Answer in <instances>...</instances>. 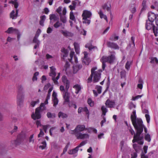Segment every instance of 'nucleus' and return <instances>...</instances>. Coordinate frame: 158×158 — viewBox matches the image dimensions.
<instances>
[{
    "instance_id": "1",
    "label": "nucleus",
    "mask_w": 158,
    "mask_h": 158,
    "mask_svg": "<svg viewBox=\"0 0 158 158\" xmlns=\"http://www.w3.org/2000/svg\"><path fill=\"white\" fill-rule=\"evenodd\" d=\"M85 130H88L86 128L84 125H78L75 127L73 130H71L69 133L75 135L77 139H88L89 137V135L87 134H82L81 132Z\"/></svg>"
},
{
    "instance_id": "2",
    "label": "nucleus",
    "mask_w": 158,
    "mask_h": 158,
    "mask_svg": "<svg viewBox=\"0 0 158 158\" xmlns=\"http://www.w3.org/2000/svg\"><path fill=\"white\" fill-rule=\"evenodd\" d=\"M97 68L96 67H94L91 69V74L90 76L87 79V83H91L92 81V78L93 77V82L94 83L98 82L101 78V73L102 72L101 70L95 71Z\"/></svg>"
},
{
    "instance_id": "3",
    "label": "nucleus",
    "mask_w": 158,
    "mask_h": 158,
    "mask_svg": "<svg viewBox=\"0 0 158 158\" xmlns=\"http://www.w3.org/2000/svg\"><path fill=\"white\" fill-rule=\"evenodd\" d=\"M136 133L134 135L133 139L132 141L133 143L135 142H138V143L142 145L143 143V135L142 134V133L143 132V127H134Z\"/></svg>"
},
{
    "instance_id": "4",
    "label": "nucleus",
    "mask_w": 158,
    "mask_h": 158,
    "mask_svg": "<svg viewBox=\"0 0 158 158\" xmlns=\"http://www.w3.org/2000/svg\"><path fill=\"white\" fill-rule=\"evenodd\" d=\"M110 54L108 56H103L100 59L102 63V69L104 70L106 67V62L110 64L113 63L115 59V52L113 51L110 52Z\"/></svg>"
},
{
    "instance_id": "5",
    "label": "nucleus",
    "mask_w": 158,
    "mask_h": 158,
    "mask_svg": "<svg viewBox=\"0 0 158 158\" xmlns=\"http://www.w3.org/2000/svg\"><path fill=\"white\" fill-rule=\"evenodd\" d=\"M110 54L108 56H103L100 59L102 63V69L104 70L106 67V62L110 64L113 63L115 59V52L113 51L110 52Z\"/></svg>"
},
{
    "instance_id": "6",
    "label": "nucleus",
    "mask_w": 158,
    "mask_h": 158,
    "mask_svg": "<svg viewBox=\"0 0 158 158\" xmlns=\"http://www.w3.org/2000/svg\"><path fill=\"white\" fill-rule=\"evenodd\" d=\"M61 80L64 84L65 85V89L66 91L63 95V98L64 99V102H69L70 94L68 92V89L70 87V81L67 79L65 75H63L62 78Z\"/></svg>"
},
{
    "instance_id": "7",
    "label": "nucleus",
    "mask_w": 158,
    "mask_h": 158,
    "mask_svg": "<svg viewBox=\"0 0 158 158\" xmlns=\"http://www.w3.org/2000/svg\"><path fill=\"white\" fill-rule=\"evenodd\" d=\"M131 118L133 126L134 127H143V122L140 118H137L136 114V110H134L132 114H131Z\"/></svg>"
},
{
    "instance_id": "8",
    "label": "nucleus",
    "mask_w": 158,
    "mask_h": 158,
    "mask_svg": "<svg viewBox=\"0 0 158 158\" xmlns=\"http://www.w3.org/2000/svg\"><path fill=\"white\" fill-rule=\"evenodd\" d=\"M24 89L23 86L19 85L18 86L17 97V102L19 105H21L23 103L24 94L23 92Z\"/></svg>"
},
{
    "instance_id": "9",
    "label": "nucleus",
    "mask_w": 158,
    "mask_h": 158,
    "mask_svg": "<svg viewBox=\"0 0 158 158\" xmlns=\"http://www.w3.org/2000/svg\"><path fill=\"white\" fill-rule=\"evenodd\" d=\"M92 15L91 12L89 10H83L82 15L83 23L89 25L91 22L90 19Z\"/></svg>"
},
{
    "instance_id": "10",
    "label": "nucleus",
    "mask_w": 158,
    "mask_h": 158,
    "mask_svg": "<svg viewBox=\"0 0 158 158\" xmlns=\"http://www.w3.org/2000/svg\"><path fill=\"white\" fill-rule=\"evenodd\" d=\"M26 138V135L24 134H21L19 135L17 139L15 140V144L16 145H19Z\"/></svg>"
},
{
    "instance_id": "11",
    "label": "nucleus",
    "mask_w": 158,
    "mask_h": 158,
    "mask_svg": "<svg viewBox=\"0 0 158 158\" xmlns=\"http://www.w3.org/2000/svg\"><path fill=\"white\" fill-rule=\"evenodd\" d=\"M50 73L49 74V76L52 77V80L53 81L55 84L57 85L58 84V82L56 80H55V77L56 75V69L55 68L52 66L50 67Z\"/></svg>"
},
{
    "instance_id": "12",
    "label": "nucleus",
    "mask_w": 158,
    "mask_h": 158,
    "mask_svg": "<svg viewBox=\"0 0 158 158\" xmlns=\"http://www.w3.org/2000/svg\"><path fill=\"white\" fill-rule=\"evenodd\" d=\"M40 110L41 108H38L35 109V114L32 113L31 117L33 119H39L41 118Z\"/></svg>"
},
{
    "instance_id": "13",
    "label": "nucleus",
    "mask_w": 158,
    "mask_h": 158,
    "mask_svg": "<svg viewBox=\"0 0 158 158\" xmlns=\"http://www.w3.org/2000/svg\"><path fill=\"white\" fill-rule=\"evenodd\" d=\"M105 104L107 107L112 108L115 105V102L114 100H110L108 99L106 101Z\"/></svg>"
},
{
    "instance_id": "14",
    "label": "nucleus",
    "mask_w": 158,
    "mask_h": 158,
    "mask_svg": "<svg viewBox=\"0 0 158 158\" xmlns=\"http://www.w3.org/2000/svg\"><path fill=\"white\" fill-rule=\"evenodd\" d=\"M157 15L152 12H149L148 14V20L151 22H153L156 19Z\"/></svg>"
},
{
    "instance_id": "15",
    "label": "nucleus",
    "mask_w": 158,
    "mask_h": 158,
    "mask_svg": "<svg viewBox=\"0 0 158 158\" xmlns=\"http://www.w3.org/2000/svg\"><path fill=\"white\" fill-rule=\"evenodd\" d=\"M95 89L97 90V91L95 90H93V93L95 97H96L98 96V94H100L102 92V87L100 86L97 85L95 87Z\"/></svg>"
},
{
    "instance_id": "16",
    "label": "nucleus",
    "mask_w": 158,
    "mask_h": 158,
    "mask_svg": "<svg viewBox=\"0 0 158 158\" xmlns=\"http://www.w3.org/2000/svg\"><path fill=\"white\" fill-rule=\"evenodd\" d=\"M107 46L111 48L115 49H118L119 47L117 44L114 42H107Z\"/></svg>"
},
{
    "instance_id": "17",
    "label": "nucleus",
    "mask_w": 158,
    "mask_h": 158,
    "mask_svg": "<svg viewBox=\"0 0 158 158\" xmlns=\"http://www.w3.org/2000/svg\"><path fill=\"white\" fill-rule=\"evenodd\" d=\"M79 150L78 147H76L74 148L69 151L68 153L70 155H74V157H76L77 156V155L75 154L77 153Z\"/></svg>"
},
{
    "instance_id": "18",
    "label": "nucleus",
    "mask_w": 158,
    "mask_h": 158,
    "mask_svg": "<svg viewBox=\"0 0 158 158\" xmlns=\"http://www.w3.org/2000/svg\"><path fill=\"white\" fill-rule=\"evenodd\" d=\"M61 32L65 37H72L73 34L71 32L68 31L66 30H61Z\"/></svg>"
},
{
    "instance_id": "19",
    "label": "nucleus",
    "mask_w": 158,
    "mask_h": 158,
    "mask_svg": "<svg viewBox=\"0 0 158 158\" xmlns=\"http://www.w3.org/2000/svg\"><path fill=\"white\" fill-rule=\"evenodd\" d=\"M153 22H151L149 20H147L146 23V28L148 30H149L151 28H153V26H154L153 24Z\"/></svg>"
},
{
    "instance_id": "20",
    "label": "nucleus",
    "mask_w": 158,
    "mask_h": 158,
    "mask_svg": "<svg viewBox=\"0 0 158 158\" xmlns=\"http://www.w3.org/2000/svg\"><path fill=\"white\" fill-rule=\"evenodd\" d=\"M61 58L64 60L65 58L67 57L69 54V52L68 50H61Z\"/></svg>"
},
{
    "instance_id": "21",
    "label": "nucleus",
    "mask_w": 158,
    "mask_h": 158,
    "mask_svg": "<svg viewBox=\"0 0 158 158\" xmlns=\"http://www.w3.org/2000/svg\"><path fill=\"white\" fill-rule=\"evenodd\" d=\"M18 10L16 9V13L15 14V11L13 10L10 14V17L12 19H15L18 16Z\"/></svg>"
},
{
    "instance_id": "22",
    "label": "nucleus",
    "mask_w": 158,
    "mask_h": 158,
    "mask_svg": "<svg viewBox=\"0 0 158 158\" xmlns=\"http://www.w3.org/2000/svg\"><path fill=\"white\" fill-rule=\"evenodd\" d=\"M98 14H99L100 17L101 19L104 18L106 21L107 22H108L107 18L106 16L103 14L102 11L101 10H99Z\"/></svg>"
},
{
    "instance_id": "23",
    "label": "nucleus",
    "mask_w": 158,
    "mask_h": 158,
    "mask_svg": "<svg viewBox=\"0 0 158 158\" xmlns=\"http://www.w3.org/2000/svg\"><path fill=\"white\" fill-rule=\"evenodd\" d=\"M147 0H143L142 3V7L141 10V12L145 10L147 8Z\"/></svg>"
},
{
    "instance_id": "24",
    "label": "nucleus",
    "mask_w": 158,
    "mask_h": 158,
    "mask_svg": "<svg viewBox=\"0 0 158 158\" xmlns=\"http://www.w3.org/2000/svg\"><path fill=\"white\" fill-rule=\"evenodd\" d=\"M46 19V16L45 15H43L40 17V25L43 26H44V23Z\"/></svg>"
},
{
    "instance_id": "25",
    "label": "nucleus",
    "mask_w": 158,
    "mask_h": 158,
    "mask_svg": "<svg viewBox=\"0 0 158 158\" xmlns=\"http://www.w3.org/2000/svg\"><path fill=\"white\" fill-rule=\"evenodd\" d=\"M16 31L18 32L17 29L14 28L12 27H10L8 28V30L6 31V32L8 34H10L13 32L15 33Z\"/></svg>"
},
{
    "instance_id": "26",
    "label": "nucleus",
    "mask_w": 158,
    "mask_h": 158,
    "mask_svg": "<svg viewBox=\"0 0 158 158\" xmlns=\"http://www.w3.org/2000/svg\"><path fill=\"white\" fill-rule=\"evenodd\" d=\"M77 2L75 1H73L72 2V4L69 6V7L71 10H75Z\"/></svg>"
},
{
    "instance_id": "27",
    "label": "nucleus",
    "mask_w": 158,
    "mask_h": 158,
    "mask_svg": "<svg viewBox=\"0 0 158 158\" xmlns=\"http://www.w3.org/2000/svg\"><path fill=\"white\" fill-rule=\"evenodd\" d=\"M49 19L51 20L52 19L54 21H58L59 20V17L56 15L54 14H51L49 15Z\"/></svg>"
},
{
    "instance_id": "28",
    "label": "nucleus",
    "mask_w": 158,
    "mask_h": 158,
    "mask_svg": "<svg viewBox=\"0 0 158 158\" xmlns=\"http://www.w3.org/2000/svg\"><path fill=\"white\" fill-rule=\"evenodd\" d=\"M85 47L88 48L89 49H97V48L96 46H93L90 43H87L85 45Z\"/></svg>"
},
{
    "instance_id": "29",
    "label": "nucleus",
    "mask_w": 158,
    "mask_h": 158,
    "mask_svg": "<svg viewBox=\"0 0 158 158\" xmlns=\"http://www.w3.org/2000/svg\"><path fill=\"white\" fill-rule=\"evenodd\" d=\"M152 30L156 36H158V26H153Z\"/></svg>"
},
{
    "instance_id": "30",
    "label": "nucleus",
    "mask_w": 158,
    "mask_h": 158,
    "mask_svg": "<svg viewBox=\"0 0 158 158\" xmlns=\"http://www.w3.org/2000/svg\"><path fill=\"white\" fill-rule=\"evenodd\" d=\"M152 2L154 3V5H152L151 6V8L152 9H154L155 8H158V1L157 0H153Z\"/></svg>"
},
{
    "instance_id": "31",
    "label": "nucleus",
    "mask_w": 158,
    "mask_h": 158,
    "mask_svg": "<svg viewBox=\"0 0 158 158\" xmlns=\"http://www.w3.org/2000/svg\"><path fill=\"white\" fill-rule=\"evenodd\" d=\"M73 88L76 89V91L75 92V93L76 94H78L81 89L80 85L78 84L75 85H74Z\"/></svg>"
},
{
    "instance_id": "32",
    "label": "nucleus",
    "mask_w": 158,
    "mask_h": 158,
    "mask_svg": "<svg viewBox=\"0 0 158 158\" xmlns=\"http://www.w3.org/2000/svg\"><path fill=\"white\" fill-rule=\"evenodd\" d=\"M130 10L131 12L133 14L135 13L136 12V5L135 4L131 5Z\"/></svg>"
},
{
    "instance_id": "33",
    "label": "nucleus",
    "mask_w": 158,
    "mask_h": 158,
    "mask_svg": "<svg viewBox=\"0 0 158 158\" xmlns=\"http://www.w3.org/2000/svg\"><path fill=\"white\" fill-rule=\"evenodd\" d=\"M39 34H38L37 33L36 34L34 39L33 40V42L34 43H36V44H40V42L37 39V38L39 36Z\"/></svg>"
},
{
    "instance_id": "34",
    "label": "nucleus",
    "mask_w": 158,
    "mask_h": 158,
    "mask_svg": "<svg viewBox=\"0 0 158 158\" xmlns=\"http://www.w3.org/2000/svg\"><path fill=\"white\" fill-rule=\"evenodd\" d=\"M69 18L71 20L74 21L75 22L76 21L75 17L74 16L73 12L72 11H71L70 13Z\"/></svg>"
},
{
    "instance_id": "35",
    "label": "nucleus",
    "mask_w": 158,
    "mask_h": 158,
    "mask_svg": "<svg viewBox=\"0 0 158 158\" xmlns=\"http://www.w3.org/2000/svg\"><path fill=\"white\" fill-rule=\"evenodd\" d=\"M131 40L132 41V43H131V44H129L128 47L129 46H130L131 47L130 48H130L133 49L134 48V47L135 46V43H134L135 38L134 37L132 36V37H131Z\"/></svg>"
},
{
    "instance_id": "36",
    "label": "nucleus",
    "mask_w": 158,
    "mask_h": 158,
    "mask_svg": "<svg viewBox=\"0 0 158 158\" xmlns=\"http://www.w3.org/2000/svg\"><path fill=\"white\" fill-rule=\"evenodd\" d=\"M58 115L59 118L61 117L63 118H64L68 117V115L64 113L61 111L59 112Z\"/></svg>"
},
{
    "instance_id": "37",
    "label": "nucleus",
    "mask_w": 158,
    "mask_h": 158,
    "mask_svg": "<svg viewBox=\"0 0 158 158\" xmlns=\"http://www.w3.org/2000/svg\"><path fill=\"white\" fill-rule=\"evenodd\" d=\"M101 110L102 111V114L104 115H105L106 113L108 111L107 109L104 106H102L101 107Z\"/></svg>"
},
{
    "instance_id": "38",
    "label": "nucleus",
    "mask_w": 158,
    "mask_h": 158,
    "mask_svg": "<svg viewBox=\"0 0 158 158\" xmlns=\"http://www.w3.org/2000/svg\"><path fill=\"white\" fill-rule=\"evenodd\" d=\"M118 36H116L115 34H113L109 38V40L111 41H115L118 40Z\"/></svg>"
},
{
    "instance_id": "39",
    "label": "nucleus",
    "mask_w": 158,
    "mask_h": 158,
    "mask_svg": "<svg viewBox=\"0 0 158 158\" xmlns=\"http://www.w3.org/2000/svg\"><path fill=\"white\" fill-rule=\"evenodd\" d=\"M47 116L48 118H54L56 117L55 113H52L50 112H48L47 113Z\"/></svg>"
},
{
    "instance_id": "40",
    "label": "nucleus",
    "mask_w": 158,
    "mask_h": 158,
    "mask_svg": "<svg viewBox=\"0 0 158 158\" xmlns=\"http://www.w3.org/2000/svg\"><path fill=\"white\" fill-rule=\"evenodd\" d=\"M59 15L60 16V20L63 23H65L66 22V19L65 15H62V14Z\"/></svg>"
},
{
    "instance_id": "41",
    "label": "nucleus",
    "mask_w": 158,
    "mask_h": 158,
    "mask_svg": "<svg viewBox=\"0 0 158 158\" xmlns=\"http://www.w3.org/2000/svg\"><path fill=\"white\" fill-rule=\"evenodd\" d=\"M42 145H40L39 147V148H41V149L43 150L46 147V142L45 141H44L42 142Z\"/></svg>"
},
{
    "instance_id": "42",
    "label": "nucleus",
    "mask_w": 158,
    "mask_h": 158,
    "mask_svg": "<svg viewBox=\"0 0 158 158\" xmlns=\"http://www.w3.org/2000/svg\"><path fill=\"white\" fill-rule=\"evenodd\" d=\"M139 82L140 83L137 85V87L140 89H142L143 88V81L142 79H140L139 80Z\"/></svg>"
},
{
    "instance_id": "43",
    "label": "nucleus",
    "mask_w": 158,
    "mask_h": 158,
    "mask_svg": "<svg viewBox=\"0 0 158 158\" xmlns=\"http://www.w3.org/2000/svg\"><path fill=\"white\" fill-rule=\"evenodd\" d=\"M62 25V23L60 22L58 20L56 22V23L54 24V27L55 28H57L59 27Z\"/></svg>"
},
{
    "instance_id": "44",
    "label": "nucleus",
    "mask_w": 158,
    "mask_h": 158,
    "mask_svg": "<svg viewBox=\"0 0 158 158\" xmlns=\"http://www.w3.org/2000/svg\"><path fill=\"white\" fill-rule=\"evenodd\" d=\"M145 139L148 142H150L151 140V138L150 135L149 134L145 135L144 137Z\"/></svg>"
},
{
    "instance_id": "45",
    "label": "nucleus",
    "mask_w": 158,
    "mask_h": 158,
    "mask_svg": "<svg viewBox=\"0 0 158 158\" xmlns=\"http://www.w3.org/2000/svg\"><path fill=\"white\" fill-rule=\"evenodd\" d=\"M82 68L81 64H77L75 66L73 67V69L75 70L76 69L77 71Z\"/></svg>"
},
{
    "instance_id": "46",
    "label": "nucleus",
    "mask_w": 158,
    "mask_h": 158,
    "mask_svg": "<svg viewBox=\"0 0 158 158\" xmlns=\"http://www.w3.org/2000/svg\"><path fill=\"white\" fill-rule=\"evenodd\" d=\"M151 60L150 61V63H154L155 62L156 63H158V60L157 58L156 57H152L151 58Z\"/></svg>"
},
{
    "instance_id": "47",
    "label": "nucleus",
    "mask_w": 158,
    "mask_h": 158,
    "mask_svg": "<svg viewBox=\"0 0 158 158\" xmlns=\"http://www.w3.org/2000/svg\"><path fill=\"white\" fill-rule=\"evenodd\" d=\"M131 62L129 61H127L125 67V68L127 70H129L130 69L131 64Z\"/></svg>"
},
{
    "instance_id": "48",
    "label": "nucleus",
    "mask_w": 158,
    "mask_h": 158,
    "mask_svg": "<svg viewBox=\"0 0 158 158\" xmlns=\"http://www.w3.org/2000/svg\"><path fill=\"white\" fill-rule=\"evenodd\" d=\"M90 62V60L89 59H85L84 58L82 60V63L86 65H88L89 62Z\"/></svg>"
},
{
    "instance_id": "49",
    "label": "nucleus",
    "mask_w": 158,
    "mask_h": 158,
    "mask_svg": "<svg viewBox=\"0 0 158 158\" xmlns=\"http://www.w3.org/2000/svg\"><path fill=\"white\" fill-rule=\"evenodd\" d=\"M87 102L90 106H93L94 105V103L90 98H88Z\"/></svg>"
},
{
    "instance_id": "50",
    "label": "nucleus",
    "mask_w": 158,
    "mask_h": 158,
    "mask_svg": "<svg viewBox=\"0 0 158 158\" xmlns=\"http://www.w3.org/2000/svg\"><path fill=\"white\" fill-rule=\"evenodd\" d=\"M133 148L136 152H137L139 151V146H138L137 144H134L133 145Z\"/></svg>"
},
{
    "instance_id": "51",
    "label": "nucleus",
    "mask_w": 158,
    "mask_h": 158,
    "mask_svg": "<svg viewBox=\"0 0 158 158\" xmlns=\"http://www.w3.org/2000/svg\"><path fill=\"white\" fill-rule=\"evenodd\" d=\"M53 106L56 107V105L58 104V100L57 98H54L53 99Z\"/></svg>"
},
{
    "instance_id": "52",
    "label": "nucleus",
    "mask_w": 158,
    "mask_h": 158,
    "mask_svg": "<svg viewBox=\"0 0 158 158\" xmlns=\"http://www.w3.org/2000/svg\"><path fill=\"white\" fill-rule=\"evenodd\" d=\"M39 102V100L37 99L36 101H32L31 102V105L32 107H34L35 104Z\"/></svg>"
},
{
    "instance_id": "53",
    "label": "nucleus",
    "mask_w": 158,
    "mask_h": 158,
    "mask_svg": "<svg viewBox=\"0 0 158 158\" xmlns=\"http://www.w3.org/2000/svg\"><path fill=\"white\" fill-rule=\"evenodd\" d=\"M120 76L121 78H124L126 77V72L125 71H122L120 72Z\"/></svg>"
},
{
    "instance_id": "54",
    "label": "nucleus",
    "mask_w": 158,
    "mask_h": 158,
    "mask_svg": "<svg viewBox=\"0 0 158 158\" xmlns=\"http://www.w3.org/2000/svg\"><path fill=\"white\" fill-rule=\"evenodd\" d=\"M34 134L31 135L29 138V143L32 142L33 143L34 142V139H33Z\"/></svg>"
},
{
    "instance_id": "55",
    "label": "nucleus",
    "mask_w": 158,
    "mask_h": 158,
    "mask_svg": "<svg viewBox=\"0 0 158 158\" xmlns=\"http://www.w3.org/2000/svg\"><path fill=\"white\" fill-rule=\"evenodd\" d=\"M53 89L52 87H51L48 90V94H47V98H50V96H51V93L52 92V90Z\"/></svg>"
},
{
    "instance_id": "56",
    "label": "nucleus",
    "mask_w": 158,
    "mask_h": 158,
    "mask_svg": "<svg viewBox=\"0 0 158 158\" xmlns=\"http://www.w3.org/2000/svg\"><path fill=\"white\" fill-rule=\"evenodd\" d=\"M53 31V28L49 27L47 30V33L48 34H50Z\"/></svg>"
},
{
    "instance_id": "57",
    "label": "nucleus",
    "mask_w": 158,
    "mask_h": 158,
    "mask_svg": "<svg viewBox=\"0 0 158 158\" xmlns=\"http://www.w3.org/2000/svg\"><path fill=\"white\" fill-rule=\"evenodd\" d=\"M83 111L85 112L88 115V116L89 115V111L86 107H85L84 108H83Z\"/></svg>"
},
{
    "instance_id": "58",
    "label": "nucleus",
    "mask_w": 158,
    "mask_h": 158,
    "mask_svg": "<svg viewBox=\"0 0 158 158\" xmlns=\"http://www.w3.org/2000/svg\"><path fill=\"white\" fill-rule=\"evenodd\" d=\"M145 117L146 118V119L148 123H149L150 121V117L149 114H146L145 115Z\"/></svg>"
},
{
    "instance_id": "59",
    "label": "nucleus",
    "mask_w": 158,
    "mask_h": 158,
    "mask_svg": "<svg viewBox=\"0 0 158 158\" xmlns=\"http://www.w3.org/2000/svg\"><path fill=\"white\" fill-rule=\"evenodd\" d=\"M88 131L89 132L93 131L95 133H97V131L96 129L91 127L88 128Z\"/></svg>"
},
{
    "instance_id": "60",
    "label": "nucleus",
    "mask_w": 158,
    "mask_h": 158,
    "mask_svg": "<svg viewBox=\"0 0 158 158\" xmlns=\"http://www.w3.org/2000/svg\"><path fill=\"white\" fill-rule=\"evenodd\" d=\"M86 143V142L85 141H82L80 144L77 146L78 147V148L79 149V148L81 147V146L84 145Z\"/></svg>"
},
{
    "instance_id": "61",
    "label": "nucleus",
    "mask_w": 158,
    "mask_h": 158,
    "mask_svg": "<svg viewBox=\"0 0 158 158\" xmlns=\"http://www.w3.org/2000/svg\"><path fill=\"white\" fill-rule=\"evenodd\" d=\"M40 131L39 134L38 135V137L39 138L44 135V133L42 129H40Z\"/></svg>"
},
{
    "instance_id": "62",
    "label": "nucleus",
    "mask_w": 158,
    "mask_h": 158,
    "mask_svg": "<svg viewBox=\"0 0 158 158\" xmlns=\"http://www.w3.org/2000/svg\"><path fill=\"white\" fill-rule=\"evenodd\" d=\"M75 49H79V44L76 42H74L73 44Z\"/></svg>"
},
{
    "instance_id": "63",
    "label": "nucleus",
    "mask_w": 158,
    "mask_h": 158,
    "mask_svg": "<svg viewBox=\"0 0 158 158\" xmlns=\"http://www.w3.org/2000/svg\"><path fill=\"white\" fill-rule=\"evenodd\" d=\"M141 158H148V156L145 155L143 151H142L141 154Z\"/></svg>"
},
{
    "instance_id": "64",
    "label": "nucleus",
    "mask_w": 158,
    "mask_h": 158,
    "mask_svg": "<svg viewBox=\"0 0 158 158\" xmlns=\"http://www.w3.org/2000/svg\"><path fill=\"white\" fill-rule=\"evenodd\" d=\"M137 153L136 152H134L131 154V158H136L137 157Z\"/></svg>"
}]
</instances>
